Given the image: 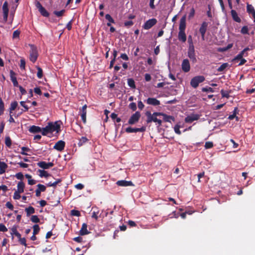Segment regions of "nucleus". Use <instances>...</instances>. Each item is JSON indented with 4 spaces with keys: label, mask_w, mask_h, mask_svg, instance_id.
Returning a JSON list of instances; mask_svg holds the SVG:
<instances>
[{
    "label": "nucleus",
    "mask_w": 255,
    "mask_h": 255,
    "mask_svg": "<svg viewBox=\"0 0 255 255\" xmlns=\"http://www.w3.org/2000/svg\"><path fill=\"white\" fill-rule=\"evenodd\" d=\"M145 115L147 116V124H149L152 122H153L156 123V125H157V127H159L161 125L162 121L157 118V116H160V115H161V113L154 112L151 114L150 112L147 111L146 112Z\"/></svg>",
    "instance_id": "obj_1"
},
{
    "label": "nucleus",
    "mask_w": 255,
    "mask_h": 255,
    "mask_svg": "<svg viewBox=\"0 0 255 255\" xmlns=\"http://www.w3.org/2000/svg\"><path fill=\"white\" fill-rule=\"evenodd\" d=\"M61 123V121L48 123L47 126L49 128V129L50 133H52L54 131H56L57 133H59L60 131Z\"/></svg>",
    "instance_id": "obj_2"
},
{
    "label": "nucleus",
    "mask_w": 255,
    "mask_h": 255,
    "mask_svg": "<svg viewBox=\"0 0 255 255\" xmlns=\"http://www.w3.org/2000/svg\"><path fill=\"white\" fill-rule=\"evenodd\" d=\"M205 80V77L203 76H197L193 77L191 81L190 85L194 88H196L199 84L203 82H204Z\"/></svg>",
    "instance_id": "obj_3"
},
{
    "label": "nucleus",
    "mask_w": 255,
    "mask_h": 255,
    "mask_svg": "<svg viewBox=\"0 0 255 255\" xmlns=\"http://www.w3.org/2000/svg\"><path fill=\"white\" fill-rule=\"evenodd\" d=\"M30 60L32 62L34 63L37 60L38 57V53L36 47L34 45H30Z\"/></svg>",
    "instance_id": "obj_4"
},
{
    "label": "nucleus",
    "mask_w": 255,
    "mask_h": 255,
    "mask_svg": "<svg viewBox=\"0 0 255 255\" xmlns=\"http://www.w3.org/2000/svg\"><path fill=\"white\" fill-rule=\"evenodd\" d=\"M188 56L193 63H196L197 62L193 44L191 43L189 46L188 50Z\"/></svg>",
    "instance_id": "obj_5"
},
{
    "label": "nucleus",
    "mask_w": 255,
    "mask_h": 255,
    "mask_svg": "<svg viewBox=\"0 0 255 255\" xmlns=\"http://www.w3.org/2000/svg\"><path fill=\"white\" fill-rule=\"evenodd\" d=\"M2 11H3V19L2 22L3 23H5L7 20L8 14L9 9L8 7V2L7 1H5L3 5H2Z\"/></svg>",
    "instance_id": "obj_6"
},
{
    "label": "nucleus",
    "mask_w": 255,
    "mask_h": 255,
    "mask_svg": "<svg viewBox=\"0 0 255 255\" xmlns=\"http://www.w3.org/2000/svg\"><path fill=\"white\" fill-rule=\"evenodd\" d=\"M140 113L138 111H136L134 114H133L129 118L128 121V123L129 125H133L135 123H137L139 118L140 117Z\"/></svg>",
    "instance_id": "obj_7"
},
{
    "label": "nucleus",
    "mask_w": 255,
    "mask_h": 255,
    "mask_svg": "<svg viewBox=\"0 0 255 255\" xmlns=\"http://www.w3.org/2000/svg\"><path fill=\"white\" fill-rule=\"evenodd\" d=\"M157 22V20L155 18H152L147 20L143 25V28L144 29H149L154 26Z\"/></svg>",
    "instance_id": "obj_8"
},
{
    "label": "nucleus",
    "mask_w": 255,
    "mask_h": 255,
    "mask_svg": "<svg viewBox=\"0 0 255 255\" xmlns=\"http://www.w3.org/2000/svg\"><path fill=\"white\" fill-rule=\"evenodd\" d=\"M208 26V22L204 21L201 24L199 28V32L201 35L202 39L204 40L205 39V35Z\"/></svg>",
    "instance_id": "obj_9"
},
{
    "label": "nucleus",
    "mask_w": 255,
    "mask_h": 255,
    "mask_svg": "<svg viewBox=\"0 0 255 255\" xmlns=\"http://www.w3.org/2000/svg\"><path fill=\"white\" fill-rule=\"evenodd\" d=\"M200 118V116L198 114H191L187 116L185 119L186 123H192L194 121H197Z\"/></svg>",
    "instance_id": "obj_10"
},
{
    "label": "nucleus",
    "mask_w": 255,
    "mask_h": 255,
    "mask_svg": "<svg viewBox=\"0 0 255 255\" xmlns=\"http://www.w3.org/2000/svg\"><path fill=\"white\" fill-rule=\"evenodd\" d=\"M65 146V141L63 140H59L55 144L53 148L59 151H62L64 150Z\"/></svg>",
    "instance_id": "obj_11"
},
{
    "label": "nucleus",
    "mask_w": 255,
    "mask_h": 255,
    "mask_svg": "<svg viewBox=\"0 0 255 255\" xmlns=\"http://www.w3.org/2000/svg\"><path fill=\"white\" fill-rule=\"evenodd\" d=\"M181 66L182 69L184 72H188L190 70L189 61L187 59L183 60Z\"/></svg>",
    "instance_id": "obj_12"
},
{
    "label": "nucleus",
    "mask_w": 255,
    "mask_h": 255,
    "mask_svg": "<svg viewBox=\"0 0 255 255\" xmlns=\"http://www.w3.org/2000/svg\"><path fill=\"white\" fill-rule=\"evenodd\" d=\"M147 104L152 106H158L160 104V102L159 100L154 98H148L146 100Z\"/></svg>",
    "instance_id": "obj_13"
},
{
    "label": "nucleus",
    "mask_w": 255,
    "mask_h": 255,
    "mask_svg": "<svg viewBox=\"0 0 255 255\" xmlns=\"http://www.w3.org/2000/svg\"><path fill=\"white\" fill-rule=\"evenodd\" d=\"M9 73L10 80H11L13 86L17 87L19 85L16 79L15 73L13 70H10Z\"/></svg>",
    "instance_id": "obj_14"
},
{
    "label": "nucleus",
    "mask_w": 255,
    "mask_h": 255,
    "mask_svg": "<svg viewBox=\"0 0 255 255\" xmlns=\"http://www.w3.org/2000/svg\"><path fill=\"white\" fill-rule=\"evenodd\" d=\"M37 189L35 190V195L37 197H39L41 194V192H44L46 190V187L42 184H38L37 185Z\"/></svg>",
    "instance_id": "obj_15"
},
{
    "label": "nucleus",
    "mask_w": 255,
    "mask_h": 255,
    "mask_svg": "<svg viewBox=\"0 0 255 255\" xmlns=\"http://www.w3.org/2000/svg\"><path fill=\"white\" fill-rule=\"evenodd\" d=\"M247 11L249 14L252 15L254 18V21L255 23V9L254 6L252 4L248 3L247 5Z\"/></svg>",
    "instance_id": "obj_16"
},
{
    "label": "nucleus",
    "mask_w": 255,
    "mask_h": 255,
    "mask_svg": "<svg viewBox=\"0 0 255 255\" xmlns=\"http://www.w3.org/2000/svg\"><path fill=\"white\" fill-rule=\"evenodd\" d=\"M116 184L118 186H124V187L130 186L133 185V183L131 181H126V180H119L117 182Z\"/></svg>",
    "instance_id": "obj_17"
},
{
    "label": "nucleus",
    "mask_w": 255,
    "mask_h": 255,
    "mask_svg": "<svg viewBox=\"0 0 255 255\" xmlns=\"http://www.w3.org/2000/svg\"><path fill=\"white\" fill-rule=\"evenodd\" d=\"M186 15L182 17L180 20L179 31H185L186 28Z\"/></svg>",
    "instance_id": "obj_18"
},
{
    "label": "nucleus",
    "mask_w": 255,
    "mask_h": 255,
    "mask_svg": "<svg viewBox=\"0 0 255 255\" xmlns=\"http://www.w3.org/2000/svg\"><path fill=\"white\" fill-rule=\"evenodd\" d=\"M248 55V53H245L243 50L240 52L236 56H235L232 60V62H236L239 59L243 58L244 56H247Z\"/></svg>",
    "instance_id": "obj_19"
},
{
    "label": "nucleus",
    "mask_w": 255,
    "mask_h": 255,
    "mask_svg": "<svg viewBox=\"0 0 255 255\" xmlns=\"http://www.w3.org/2000/svg\"><path fill=\"white\" fill-rule=\"evenodd\" d=\"M231 16L232 17L233 19L237 22H241V18L238 16V13L236 12L235 10L232 9L231 11Z\"/></svg>",
    "instance_id": "obj_20"
},
{
    "label": "nucleus",
    "mask_w": 255,
    "mask_h": 255,
    "mask_svg": "<svg viewBox=\"0 0 255 255\" xmlns=\"http://www.w3.org/2000/svg\"><path fill=\"white\" fill-rule=\"evenodd\" d=\"M178 38L179 41L185 42L186 41L187 37L185 31H179L178 35Z\"/></svg>",
    "instance_id": "obj_21"
},
{
    "label": "nucleus",
    "mask_w": 255,
    "mask_h": 255,
    "mask_svg": "<svg viewBox=\"0 0 255 255\" xmlns=\"http://www.w3.org/2000/svg\"><path fill=\"white\" fill-rule=\"evenodd\" d=\"M160 116H163V120L165 122L171 123V121H173V122L175 121L174 117L172 116H168V115H167L166 114H164L163 113H161V115H160Z\"/></svg>",
    "instance_id": "obj_22"
},
{
    "label": "nucleus",
    "mask_w": 255,
    "mask_h": 255,
    "mask_svg": "<svg viewBox=\"0 0 255 255\" xmlns=\"http://www.w3.org/2000/svg\"><path fill=\"white\" fill-rule=\"evenodd\" d=\"M87 225L86 223H83L82 228L80 231V235L84 236L89 234V232L87 230Z\"/></svg>",
    "instance_id": "obj_23"
},
{
    "label": "nucleus",
    "mask_w": 255,
    "mask_h": 255,
    "mask_svg": "<svg viewBox=\"0 0 255 255\" xmlns=\"http://www.w3.org/2000/svg\"><path fill=\"white\" fill-rule=\"evenodd\" d=\"M41 128L38 126H32L29 129V131L31 133H38L41 132Z\"/></svg>",
    "instance_id": "obj_24"
},
{
    "label": "nucleus",
    "mask_w": 255,
    "mask_h": 255,
    "mask_svg": "<svg viewBox=\"0 0 255 255\" xmlns=\"http://www.w3.org/2000/svg\"><path fill=\"white\" fill-rule=\"evenodd\" d=\"M7 167V165L4 162L0 161V174L5 173Z\"/></svg>",
    "instance_id": "obj_25"
},
{
    "label": "nucleus",
    "mask_w": 255,
    "mask_h": 255,
    "mask_svg": "<svg viewBox=\"0 0 255 255\" xmlns=\"http://www.w3.org/2000/svg\"><path fill=\"white\" fill-rule=\"evenodd\" d=\"M37 172L39 173V176L40 177H48V176H51L50 174H49L46 171L44 170L38 169Z\"/></svg>",
    "instance_id": "obj_26"
},
{
    "label": "nucleus",
    "mask_w": 255,
    "mask_h": 255,
    "mask_svg": "<svg viewBox=\"0 0 255 255\" xmlns=\"http://www.w3.org/2000/svg\"><path fill=\"white\" fill-rule=\"evenodd\" d=\"M17 191L19 192V193L23 192L24 188L25 187V184L23 182H22V181L19 182L17 184Z\"/></svg>",
    "instance_id": "obj_27"
},
{
    "label": "nucleus",
    "mask_w": 255,
    "mask_h": 255,
    "mask_svg": "<svg viewBox=\"0 0 255 255\" xmlns=\"http://www.w3.org/2000/svg\"><path fill=\"white\" fill-rule=\"evenodd\" d=\"M25 211L26 213L27 216H29L31 214L35 213V209L32 206H29L28 207L26 208Z\"/></svg>",
    "instance_id": "obj_28"
},
{
    "label": "nucleus",
    "mask_w": 255,
    "mask_h": 255,
    "mask_svg": "<svg viewBox=\"0 0 255 255\" xmlns=\"http://www.w3.org/2000/svg\"><path fill=\"white\" fill-rule=\"evenodd\" d=\"M105 18L108 20L109 22L107 23V25L108 26H111V23H115V20L112 17L110 14H107L105 15Z\"/></svg>",
    "instance_id": "obj_29"
},
{
    "label": "nucleus",
    "mask_w": 255,
    "mask_h": 255,
    "mask_svg": "<svg viewBox=\"0 0 255 255\" xmlns=\"http://www.w3.org/2000/svg\"><path fill=\"white\" fill-rule=\"evenodd\" d=\"M37 164L39 167L43 169H48L47 163L45 161H40L38 162Z\"/></svg>",
    "instance_id": "obj_30"
},
{
    "label": "nucleus",
    "mask_w": 255,
    "mask_h": 255,
    "mask_svg": "<svg viewBox=\"0 0 255 255\" xmlns=\"http://www.w3.org/2000/svg\"><path fill=\"white\" fill-rule=\"evenodd\" d=\"M128 84L132 89H135L136 86L134 80L132 78L128 79Z\"/></svg>",
    "instance_id": "obj_31"
},
{
    "label": "nucleus",
    "mask_w": 255,
    "mask_h": 255,
    "mask_svg": "<svg viewBox=\"0 0 255 255\" xmlns=\"http://www.w3.org/2000/svg\"><path fill=\"white\" fill-rule=\"evenodd\" d=\"M39 11L40 12V13H41V14L44 16V17H48L49 16V12L46 10V9L43 7L42 8H41L39 10Z\"/></svg>",
    "instance_id": "obj_32"
},
{
    "label": "nucleus",
    "mask_w": 255,
    "mask_h": 255,
    "mask_svg": "<svg viewBox=\"0 0 255 255\" xmlns=\"http://www.w3.org/2000/svg\"><path fill=\"white\" fill-rule=\"evenodd\" d=\"M238 112H239L238 108L237 107L235 108L233 114L230 115L228 117V119L230 120H233L236 117V116L237 114H238Z\"/></svg>",
    "instance_id": "obj_33"
},
{
    "label": "nucleus",
    "mask_w": 255,
    "mask_h": 255,
    "mask_svg": "<svg viewBox=\"0 0 255 255\" xmlns=\"http://www.w3.org/2000/svg\"><path fill=\"white\" fill-rule=\"evenodd\" d=\"M49 128H48V127L47 125L42 128H41V133L43 135H47L48 133H50V132L49 131Z\"/></svg>",
    "instance_id": "obj_34"
},
{
    "label": "nucleus",
    "mask_w": 255,
    "mask_h": 255,
    "mask_svg": "<svg viewBox=\"0 0 255 255\" xmlns=\"http://www.w3.org/2000/svg\"><path fill=\"white\" fill-rule=\"evenodd\" d=\"M18 104L17 102L14 101L11 103L10 107L9 108V112L10 113H12V111H14L17 107Z\"/></svg>",
    "instance_id": "obj_35"
},
{
    "label": "nucleus",
    "mask_w": 255,
    "mask_h": 255,
    "mask_svg": "<svg viewBox=\"0 0 255 255\" xmlns=\"http://www.w3.org/2000/svg\"><path fill=\"white\" fill-rule=\"evenodd\" d=\"M4 111V105L1 98H0V116L3 114Z\"/></svg>",
    "instance_id": "obj_36"
},
{
    "label": "nucleus",
    "mask_w": 255,
    "mask_h": 255,
    "mask_svg": "<svg viewBox=\"0 0 255 255\" xmlns=\"http://www.w3.org/2000/svg\"><path fill=\"white\" fill-rule=\"evenodd\" d=\"M88 141V139L87 137L85 136H82L80 139L78 143V144L79 146H82L84 143H86Z\"/></svg>",
    "instance_id": "obj_37"
},
{
    "label": "nucleus",
    "mask_w": 255,
    "mask_h": 255,
    "mask_svg": "<svg viewBox=\"0 0 255 255\" xmlns=\"http://www.w3.org/2000/svg\"><path fill=\"white\" fill-rule=\"evenodd\" d=\"M37 76L39 79H41L43 77V70L40 67L38 66L37 67Z\"/></svg>",
    "instance_id": "obj_38"
},
{
    "label": "nucleus",
    "mask_w": 255,
    "mask_h": 255,
    "mask_svg": "<svg viewBox=\"0 0 255 255\" xmlns=\"http://www.w3.org/2000/svg\"><path fill=\"white\" fill-rule=\"evenodd\" d=\"M21 151L20 153L22 155H28L26 152L30 151V149L27 147H22L21 148Z\"/></svg>",
    "instance_id": "obj_39"
},
{
    "label": "nucleus",
    "mask_w": 255,
    "mask_h": 255,
    "mask_svg": "<svg viewBox=\"0 0 255 255\" xmlns=\"http://www.w3.org/2000/svg\"><path fill=\"white\" fill-rule=\"evenodd\" d=\"M5 144L6 146L10 147L11 145V140L9 136H6L5 138Z\"/></svg>",
    "instance_id": "obj_40"
},
{
    "label": "nucleus",
    "mask_w": 255,
    "mask_h": 255,
    "mask_svg": "<svg viewBox=\"0 0 255 255\" xmlns=\"http://www.w3.org/2000/svg\"><path fill=\"white\" fill-rule=\"evenodd\" d=\"M65 12V10L62 9L60 11H54L53 12V13L55 15H56L57 17H61V16H63V15L64 14Z\"/></svg>",
    "instance_id": "obj_41"
},
{
    "label": "nucleus",
    "mask_w": 255,
    "mask_h": 255,
    "mask_svg": "<svg viewBox=\"0 0 255 255\" xmlns=\"http://www.w3.org/2000/svg\"><path fill=\"white\" fill-rule=\"evenodd\" d=\"M30 220L34 223H38L40 222V219L36 215H32L31 217Z\"/></svg>",
    "instance_id": "obj_42"
},
{
    "label": "nucleus",
    "mask_w": 255,
    "mask_h": 255,
    "mask_svg": "<svg viewBox=\"0 0 255 255\" xmlns=\"http://www.w3.org/2000/svg\"><path fill=\"white\" fill-rule=\"evenodd\" d=\"M228 66V63H225L222 64L218 68V71L219 72H222L224 71Z\"/></svg>",
    "instance_id": "obj_43"
},
{
    "label": "nucleus",
    "mask_w": 255,
    "mask_h": 255,
    "mask_svg": "<svg viewBox=\"0 0 255 255\" xmlns=\"http://www.w3.org/2000/svg\"><path fill=\"white\" fill-rule=\"evenodd\" d=\"M33 234H34V235L37 234L39 233V231H40L39 226L37 224L34 225L33 226Z\"/></svg>",
    "instance_id": "obj_44"
},
{
    "label": "nucleus",
    "mask_w": 255,
    "mask_h": 255,
    "mask_svg": "<svg viewBox=\"0 0 255 255\" xmlns=\"http://www.w3.org/2000/svg\"><path fill=\"white\" fill-rule=\"evenodd\" d=\"M221 94L223 98H229L230 97L229 92L227 91H224V90H222L221 91Z\"/></svg>",
    "instance_id": "obj_45"
},
{
    "label": "nucleus",
    "mask_w": 255,
    "mask_h": 255,
    "mask_svg": "<svg viewBox=\"0 0 255 255\" xmlns=\"http://www.w3.org/2000/svg\"><path fill=\"white\" fill-rule=\"evenodd\" d=\"M126 131L128 133L137 132V128H133L129 127L126 129Z\"/></svg>",
    "instance_id": "obj_46"
},
{
    "label": "nucleus",
    "mask_w": 255,
    "mask_h": 255,
    "mask_svg": "<svg viewBox=\"0 0 255 255\" xmlns=\"http://www.w3.org/2000/svg\"><path fill=\"white\" fill-rule=\"evenodd\" d=\"M180 126L178 124L176 125L174 127L175 132L178 135H180L181 134V132L180 130Z\"/></svg>",
    "instance_id": "obj_47"
},
{
    "label": "nucleus",
    "mask_w": 255,
    "mask_h": 255,
    "mask_svg": "<svg viewBox=\"0 0 255 255\" xmlns=\"http://www.w3.org/2000/svg\"><path fill=\"white\" fill-rule=\"evenodd\" d=\"M241 32L243 34H249V29L247 26H244L241 30Z\"/></svg>",
    "instance_id": "obj_48"
},
{
    "label": "nucleus",
    "mask_w": 255,
    "mask_h": 255,
    "mask_svg": "<svg viewBox=\"0 0 255 255\" xmlns=\"http://www.w3.org/2000/svg\"><path fill=\"white\" fill-rule=\"evenodd\" d=\"M71 215L73 216L79 217L81 215L80 212L76 210H72Z\"/></svg>",
    "instance_id": "obj_49"
},
{
    "label": "nucleus",
    "mask_w": 255,
    "mask_h": 255,
    "mask_svg": "<svg viewBox=\"0 0 255 255\" xmlns=\"http://www.w3.org/2000/svg\"><path fill=\"white\" fill-rule=\"evenodd\" d=\"M20 33V31L19 30H15L13 32V34H12V38L15 39V38H19Z\"/></svg>",
    "instance_id": "obj_50"
},
{
    "label": "nucleus",
    "mask_w": 255,
    "mask_h": 255,
    "mask_svg": "<svg viewBox=\"0 0 255 255\" xmlns=\"http://www.w3.org/2000/svg\"><path fill=\"white\" fill-rule=\"evenodd\" d=\"M204 146L206 149L211 148L213 147V143L212 141L206 142Z\"/></svg>",
    "instance_id": "obj_51"
},
{
    "label": "nucleus",
    "mask_w": 255,
    "mask_h": 255,
    "mask_svg": "<svg viewBox=\"0 0 255 255\" xmlns=\"http://www.w3.org/2000/svg\"><path fill=\"white\" fill-rule=\"evenodd\" d=\"M20 68L21 69L24 70L25 68V61L24 59L22 58L20 60Z\"/></svg>",
    "instance_id": "obj_52"
},
{
    "label": "nucleus",
    "mask_w": 255,
    "mask_h": 255,
    "mask_svg": "<svg viewBox=\"0 0 255 255\" xmlns=\"http://www.w3.org/2000/svg\"><path fill=\"white\" fill-rule=\"evenodd\" d=\"M202 92H214V91L213 90V89L211 87H203L202 89Z\"/></svg>",
    "instance_id": "obj_53"
},
{
    "label": "nucleus",
    "mask_w": 255,
    "mask_h": 255,
    "mask_svg": "<svg viewBox=\"0 0 255 255\" xmlns=\"http://www.w3.org/2000/svg\"><path fill=\"white\" fill-rule=\"evenodd\" d=\"M128 107L132 111H135L136 110V109H137L136 104L135 103H133V102L131 103L130 104H129Z\"/></svg>",
    "instance_id": "obj_54"
},
{
    "label": "nucleus",
    "mask_w": 255,
    "mask_h": 255,
    "mask_svg": "<svg viewBox=\"0 0 255 255\" xmlns=\"http://www.w3.org/2000/svg\"><path fill=\"white\" fill-rule=\"evenodd\" d=\"M18 232L17 230V228L16 226H13L10 229V234L12 236L13 235H15Z\"/></svg>",
    "instance_id": "obj_55"
},
{
    "label": "nucleus",
    "mask_w": 255,
    "mask_h": 255,
    "mask_svg": "<svg viewBox=\"0 0 255 255\" xmlns=\"http://www.w3.org/2000/svg\"><path fill=\"white\" fill-rule=\"evenodd\" d=\"M25 103V102L24 101H21L20 102V105L24 108V110L23 111V112L28 111L29 109V107L27 105H26Z\"/></svg>",
    "instance_id": "obj_56"
},
{
    "label": "nucleus",
    "mask_w": 255,
    "mask_h": 255,
    "mask_svg": "<svg viewBox=\"0 0 255 255\" xmlns=\"http://www.w3.org/2000/svg\"><path fill=\"white\" fill-rule=\"evenodd\" d=\"M194 15H195V9H194V8L193 7H192L190 9V13H189V15H188V18L189 19H190L191 18L193 17Z\"/></svg>",
    "instance_id": "obj_57"
},
{
    "label": "nucleus",
    "mask_w": 255,
    "mask_h": 255,
    "mask_svg": "<svg viewBox=\"0 0 255 255\" xmlns=\"http://www.w3.org/2000/svg\"><path fill=\"white\" fill-rule=\"evenodd\" d=\"M20 193H19V192L15 191V192L14 193L13 199L15 200L19 199L21 197Z\"/></svg>",
    "instance_id": "obj_58"
},
{
    "label": "nucleus",
    "mask_w": 255,
    "mask_h": 255,
    "mask_svg": "<svg viewBox=\"0 0 255 255\" xmlns=\"http://www.w3.org/2000/svg\"><path fill=\"white\" fill-rule=\"evenodd\" d=\"M133 24V22L131 20L127 21L124 22V25L127 27H129Z\"/></svg>",
    "instance_id": "obj_59"
},
{
    "label": "nucleus",
    "mask_w": 255,
    "mask_h": 255,
    "mask_svg": "<svg viewBox=\"0 0 255 255\" xmlns=\"http://www.w3.org/2000/svg\"><path fill=\"white\" fill-rule=\"evenodd\" d=\"M15 177L17 179L19 180H23V175L21 172H18L15 174Z\"/></svg>",
    "instance_id": "obj_60"
},
{
    "label": "nucleus",
    "mask_w": 255,
    "mask_h": 255,
    "mask_svg": "<svg viewBox=\"0 0 255 255\" xmlns=\"http://www.w3.org/2000/svg\"><path fill=\"white\" fill-rule=\"evenodd\" d=\"M7 231L6 227L2 224H0V232H5Z\"/></svg>",
    "instance_id": "obj_61"
},
{
    "label": "nucleus",
    "mask_w": 255,
    "mask_h": 255,
    "mask_svg": "<svg viewBox=\"0 0 255 255\" xmlns=\"http://www.w3.org/2000/svg\"><path fill=\"white\" fill-rule=\"evenodd\" d=\"M20 244L24 246H26V239L25 238H21L19 240Z\"/></svg>",
    "instance_id": "obj_62"
},
{
    "label": "nucleus",
    "mask_w": 255,
    "mask_h": 255,
    "mask_svg": "<svg viewBox=\"0 0 255 255\" xmlns=\"http://www.w3.org/2000/svg\"><path fill=\"white\" fill-rule=\"evenodd\" d=\"M17 87L19 88L21 94L22 95H25L26 94V91L22 86L19 85Z\"/></svg>",
    "instance_id": "obj_63"
},
{
    "label": "nucleus",
    "mask_w": 255,
    "mask_h": 255,
    "mask_svg": "<svg viewBox=\"0 0 255 255\" xmlns=\"http://www.w3.org/2000/svg\"><path fill=\"white\" fill-rule=\"evenodd\" d=\"M5 206L11 210L13 209V206L10 202H7L5 204Z\"/></svg>",
    "instance_id": "obj_64"
}]
</instances>
